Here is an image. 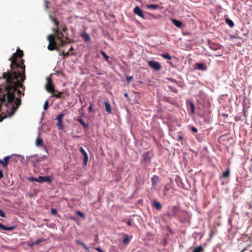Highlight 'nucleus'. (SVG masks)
<instances>
[{
  "label": "nucleus",
  "instance_id": "f257e3e1",
  "mask_svg": "<svg viewBox=\"0 0 252 252\" xmlns=\"http://www.w3.org/2000/svg\"><path fill=\"white\" fill-rule=\"evenodd\" d=\"M23 56V51L18 48L9 59L11 62L10 71L7 70L2 75L6 84L3 88H0V112L2 110V105L9 108L10 110L8 113L9 117L14 114L21 105V95H24V93L18 90V88L25 89L23 82L26 79V66L24 60L22 59Z\"/></svg>",
  "mask_w": 252,
  "mask_h": 252
},
{
  "label": "nucleus",
  "instance_id": "f03ea898",
  "mask_svg": "<svg viewBox=\"0 0 252 252\" xmlns=\"http://www.w3.org/2000/svg\"><path fill=\"white\" fill-rule=\"evenodd\" d=\"M52 21L56 25L57 28L53 29L54 34H49L47 39L49 42L48 49L50 51L59 50V47H62L69 42L67 35H65L59 31V22L56 18L52 17Z\"/></svg>",
  "mask_w": 252,
  "mask_h": 252
},
{
  "label": "nucleus",
  "instance_id": "7ed1b4c3",
  "mask_svg": "<svg viewBox=\"0 0 252 252\" xmlns=\"http://www.w3.org/2000/svg\"><path fill=\"white\" fill-rule=\"evenodd\" d=\"M133 12L134 14L138 15L139 17H141L143 19H150V17H152L154 18H156L155 16H154L152 14L143 11L139 7L136 6L133 9Z\"/></svg>",
  "mask_w": 252,
  "mask_h": 252
},
{
  "label": "nucleus",
  "instance_id": "20e7f679",
  "mask_svg": "<svg viewBox=\"0 0 252 252\" xmlns=\"http://www.w3.org/2000/svg\"><path fill=\"white\" fill-rule=\"evenodd\" d=\"M179 211V207L178 206H169L165 215L169 219H171L173 218L176 217L177 216Z\"/></svg>",
  "mask_w": 252,
  "mask_h": 252
},
{
  "label": "nucleus",
  "instance_id": "39448f33",
  "mask_svg": "<svg viewBox=\"0 0 252 252\" xmlns=\"http://www.w3.org/2000/svg\"><path fill=\"white\" fill-rule=\"evenodd\" d=\"M31 179L32 181H34L40 183L43 182L50 183L52 182V178L50 176H39L38 178L32 177Z\"/></svg>",
  "mask_w": 252,
  "mask_h": 252
},
{
  "label": "nucleus",
  "instance_id": "423d86ee",
  "mask_svg": "<svg viewBox=\"0 0 252 252\" xmlns=\"http://www.w3.org/2000/svg\"><path fill=\"white\" fill-rule=\"evenodd\" d=\"M47 83L46 85V89L49 93L53 94L56 91H55L54 87L52 84V79L50 77H48L47 78Z\"/></svg>",
  "mask_w": 252,
  "mask_h": 252
},
{
  "label": "nucleus",
  "instance_id": "0eeeda50",
  "mask_svg": "<svg viewBox=\"0 0 252 252\" xmlns=\"http://www.w3.org/2000/svg\"><path fill=\"white\" fill-rule=\"evenodd\" d=\"M149 65L156 71L160 70L161 66L158 62L150 61L148 62Z\"/></svg>",
  "mask_w": 252,
  "mask_h": 252
},
{
  "label": "nucleus",
  "instance_id": "6e6552de",
  "mask_svg": "<svg viewBox=\"0 0 252 252\" xmlns=\"http://www.w3.org/2000/svg\"><path fill=\"white\" fill-rule=\"evenodd\" d=\"M80 151L84 156L83 163L84 165H86L88 160V156L87 153L82 147L80 148Z\"/></svg>",
  "mask_w": 252,
  "mask_h": 252
},
{
  "label": "nucleus",
  "instance_id": "1a4fd4ad",
  "mask_svg": "<svg viewBox=\"0 0 252 252\" xmlns=\"http://www.w3.org/2000/svg\"><path fill=\"white\" fill-rule=\"evenodd\" d=\"M35 144L37 146H42L44 148L45 151L48 153V150L46 148V147L43 144V140L40 138L39 137H38L35 140Z\"/></svg>",
  "mask_w": 252,
  "mask_h": 252
},
{
  "label": "nucleus",
  "instance_id": "9d476101",
  "mask_svg": "<svg viewBox=\"0 0 252 252\" xmlns=\"http://www.w3.org/2000/svg\"><path fill=\"white\" fill-rule=\"evenodd\" d=\"M63 116L64 115L63 113H61L57 118V120L58 121L57 126L61 129H63V126L62 125V118L63 117Z\"/></svg>",
  "mask_w": 252,
  "mask_h": 252
},
{
  "label": "nucleus",
  "instance_id": "9b49d317",
  "mask_svg": "<svg viewBox=\"0 0 252 252\" xmlns=\"http://www.w3.org/2000/svg\"><path fill=\"white\" fill-rule=\"evenodd\" d=\"M152 185L153 187L155 188L158 183L159 182V177L157 175H154L152 178Z\"/></svg>",
  "mask_w": 252,
  "mask_h": 252
},
{
  "label": "nucleus",
  "instance_id": "f8f14e48",
  "mask_svg": "<svg viewBox=\"0 0 252 252\" xmlns=\"http://www.w3.org/2000/svg\"><path fill=\"white\" fill-rule=\"evenodd\" d=\"M15 227L14 226H5L2 223H0V230H6V231H13Z\"/></svg>",
  "mask_w": 252,
  "mask_h": 252
},
{
  "label": "nucleus",
  "instance_id": "ddd939ff",
  "mask_svg": "<svg viewBox=\"0 0 252 252\" xmlns=\"http://www.w3.org/2000/svg\"><path fill=\"white\" fill-rule=\"evenodd\" d=\"M172 23L178 28H182L183 23L181 21L172 18L171 19Z\"/></svg>",
  "mask_w": 252,
  "mask_h": 252
},
{
  "label": "nucleus",
  "instance_id": "4468645a",
  "mask_svg": "<svg viewBox=\"0 0 252 252\" xmlns=\"http://www.w3.org/2000/svg\"><path fill=\"white\" fill-rule=\"evenodd\" d=\"M196 68L200 70H205L206 69V65L203 63H197L196 64Z\"/></svg>",
  "mask_w": 252,
  "mask_h": 252
},
{
  "label": "nucleus",
  "instance_id": "2eb2a0df",
  "mask_svg": "<svg viewBox=\"0 0 252 252\" xmlns=\"http://www.w3.org/2000/svg\"><path fill=\"white\" fill-rule=\"evenodd\" d=\"M81 36L85 42H88L90 40V35L86 32H83L81 34Z\"/></svg>",
  "mask_w": 252,
  "mask_h": 252
},
{
  "label": "nucleus",
  "instance_id": "dca6fc26",
  "mask_svg": "<svg viewBox=\"0 0 252 252\" xmlns=\"http://www.w3.org/2000/svg\"><path fill=\"white\" fill-rule=\"evenodd\" d=\"M153 206L156 208L158 210H161L162 207L160 203L157 201H154L153 202Z\"/></svg>",
  "mask_w": 252,
  "mask_h": 252
},
{
  "label": "nucleus",
  "instance_id": "f3484780",
  "mask_svg": "<svg viewBox=\"0 0 252 252\" xmlns=\"http://www.w3.org/2000/svg\"><path fill=\"white\" fill-rule=\"evenodd\" d=\"M104 105H105V108L106 111L109 114L111 113V112H112L111 106L109 104V103H108V102L105 101Z\"/></svg>",
  "mask_w": 252,
  "mask_h": 252
},
{
  "label": "nucleus",
  "instance_id": "a211bd4d",
  "mask_svg": "<svg viewBox=\"0 0 252 252\" xmlns=\"http://www.w3.org/2000/svg\"><path fill=\"white\" fill-rule=\"evenodd\" d=\"M221 46L220 44L212 43L210 44V47L213 50H217L220 48Z\"/></svg>",
  "mask_w": 252,
  "mask_h": 252
},
{
  "label": "nucleus",
  "instance_id": "6ab92c4d",
  "mask_svg": "<svg viewBox=\"0 0 252 252\" xmlns=\"http://www.w3.org/2000/svg\"><path fill=\"white\" fill-rule=\"evenodd\" d=\"M123 235L125 236V238L123 240V243L124 244H128L130 240L128 235L126 234H124Z\"/></svg>",
  "mask_w": 252,
  "mask_h": 252
},
{
  "label": "nucleus",
  "instance_id": "aec40b11",
  "mask_svg": "<svg viewBox=\"0 0 252 252\" xmlns=\"http://www.w3.org/2000/svg\"><path fill=\"white\" fill-rule=\"evenodd\" d=\"M77 121L80 123V124L84 127L87 128L88 126V125L86 124L85 121L81 118L79 117L77 119Z\"/></svg>",
  "mask_w": 252,
  "mask_h": 252
},
{
  "label": "nucleus",
  "instance_id": "412c9836",
  "mask_svg": "<svg viewBox=\"0 0 252 252\" xmlns=\"http://www.w3.org/2000/svg\"><path fill=\"white\" fill-rule=\"evenodd\" d=\"M230 175V171L229 169L227 168L224 172H223L222 174L221 177L223 178H226L229 177Z\"/></svg>",
  "mask_w": 252,
  "mask_h": 252
},
{
  "label": "nucleus",
  "instance_id": "4be33fe9",
  "mask_svg": "<svg viewBox=\"0 0 252 252\" xmlns=\"http://www.w3.org/2000/svg\"><path fill=\"white\" fill-rule=\"evenodd\" d=\"M46 157L45 156H44L43 157H42V158H38L37 159H35L34 160L32 161V162H33V166H36L37 163H39L40 161H42V160L46 158Z\"/></svg>",
  "mask_w": 252,
  "mask_h": 252
},
{
  "label": "nucleus",
  "instance_id": "5701e85b",
  "mask_svg": "<svg viewBox=\"0 0 252 252\" xmlns=\"http://www.w3.org/2000/svg\"><path fill=\"white\" fill-rule=\"evenodd\" d=\"M204 249L202 246H199L194 248L192 252H204Z\"/></svg>",
  "mask_w": 252,
  "mask_h": 252
},
{
  "label": "nucleus",
  "instance_id": "b1692460",
  "mask_svg": "<svg viewBox=\"0 0 252 252\" xmlns=\"http://www.w3.org/2000/svg\"><path fill=\"white\" fill-rule=\"evenodd\" d=\"M225 23L231 28H232L234 26V24L232 20L229 18L225 19Z\"/></svg>",
  "mask_w": 252,
  "mask_h": 252
},
{
  "label": "nucleus",
  "instance_id": "393cba45",
  "mask_svg": "<svg viewBox=\"0 0 252 252\" xmlns=\"http://www.w3.org/2000/svg\"><path fill=\"white\" fill-rule=\"evenodd\" d=\"M147 7L149 9H156L158 7V4H151L147 5Z\"/></svg>",
  "mask_w": 252,
  "mask_h": 252
},
{
  "label": "nucleus",
  "instance_id": "a878e982",
  "mask_svg": "<svg viewBox=\"0 0 252 252\" xmlns=\"http://www.w3.org/2000/svg\"><path fill=\"white\" fill-rule=\"evenodd\" d=\"M189 106L191 114H194L195 111L194 105L193 103L192 102H189Z\"/></svg>",
  "mask_w": 252,
  "mask_h": 252
},
{
  "label": "nucleus",
  "instance_id": "bb28decb",
  "mask_svg": "<svg viewBox=\"0 0 252 252\" xmlns=\"http://www.w3.org/2000/svg\"><path fill=\"white\" fill-rule=\"evenodd\" d=\"M12 158L11 156L5 157L3 159L4 163H8L10 162V159Z\"/></svg>",
  "mask_w": 252,
  "mask_h": 252
},
{
  "label": "nucleus",
  "instance_id": "cd10ccee",
  "mask_svg": "<svg viewBox=\"0 0 252 252\" xmlns=\"http://www.w3.org/2000/svg\"><path fill=\"white\" fill-rule=\"evenodd\" d=\"M160 56L163 58L167 60H171L172 58L171 56L168 53L161 54Z\"/></svg>",
  "mask_w": 252,
  "mask_h": 252
},
{
  "label": "nucleus",
  "instance_id": "c85d7f7f",
  "mask_svg": "<svg viewBox=\"0 0 252 252\" xmlns=\"http://www.w3.org/2000/svg\"><path fill=\"white\" fill-rule=\"evenodd\" d=\"M100 53L103 56V57L105 58V60L108 62L109 57L105 53V52L103 51L102 50H100Z\"/></svg>",
  "mask_w": 252,
  "mask_h": 252
},
{
  "label": "nucleus",
  "instance_id": "c756f323",
  "mask_svg": "<svg viewBox=\"0 0 252 252\" xmlns=\"http://www.w3.org/2000/svg\"><path fill=\"white\" fill-rule=\"evenodd\" d=\"M63 93V92H59L57 94L53 93L52 96L56 97L57 98H61L63 97L62 95Z\"/></svg>",
  "mask_w": 252,
  "mask_h": 252
},
{
  "label": "nucleus",
  "instance_id": "7c9ffc66",
  "mask_svg": "<svg viewBox=\"0 0 252 252\" xmlns=\"http://www.w3.org/2000/svg\"><path fill=\"white\" fill-rule=\"evenodd\" d=\"M74 54L73 53H70L69 51L67 52H65L64 51H63L61 54H60V55H63L64 57H66L68 56L69 55H73Z\"/></svg>",
  "mask_w": 252,
  "mask_h": 252
},
{
  "label": "nucleus",
  "instance_id": "2f4dec72",
  "mask_svg": "<svg viewBox=\"0 0 252 252\" xmlns=\"http://www.w3.org/2000/svg\"><path fill=\"white\" fill-rule=\"evenodd\" d=\"M44 241V239H37L36 240V241H35L34 242V244L35 245H37L39 244H40L41 242H42L43 241Z\"/></svg>",
  "mask_w": 252,
  "mask_h": 252
},
{
  "label": "nucleus",
  "instance_id": "473e14b6",
  "mask_svg": "<svg viewBox=\"0 0 252 252\" xmlns=\"http://www.w3.org/2000/svg\"><path fill=\"white\" fill-rule=\"evenodd\" d=\"M149 154L148 153H145L143 155V157L145 160H147L149 159Z\"/></svg>",
  "mask_w": 252,
  "mask_h": 252
},
{
  "label": "nucleus",
  "instance_id": "72a5a7b5",
  "mask_svg": "<svg viewBox=\"0 0 252 252\" xmlns=\"http://www.w3.org/2000/svg\"><path fill=\"white\" fill-rule=\"evenodd\" d=\"M48 106H49L48 101L46 100V101H45V102L44 104V106H43L44 109L45 110H46L48 109Z\"/></svg>",
  "mask_w": 252,
  "mask_h": 252
},
{
  "label": "nucleus",
  "instance_id": "f704fd0d",
  "mask_svg": "<svg viewBox=\"0 0 252 252\" xmlns=\"http://www.w3.org/2000/svg\"><path fill=\"white\" fill-rule=\"evenodd\" d=\"M133 76H126V79L128 84L130 83V82L132 80Z\"/></svg>",
  "mask_w": 252,
  "mask_h": 252
},
{
  "label": "nucleus",
  "instance_id": "c9c22d12",
  "mask_svg": "<svg viewBox=\"0 0 252 252\" xmlns=\"http://www.w3.org/2000/svg\"><path fill=\"white\" fill-rule=\"evenodd\" d=\"M76 214H77V215H78L80 217H82V218H84V214L81 211H77L76 212Z\"/></svg>",
  "mask_w": 252,
  "mask_h": 252
},
{
  "label": "nucleus",
  "instance_id": "e433bc0d",
  "mask_svg": "<svg viewBox=\"0 0 252 252\" xmlns=\"http://www.w3.org/2000/svg\"><path fill=\"white\" fill-rule=\"evenodd\" d=\"M81 246L83 247L85 250L88 251L89 250V248L87 246V245L83 242L82 244H81Z\"/></svg>",
  "mask_w": 252,
  "mask_h": 252
},
{
  "label": "nucleus",
  "instance_id": "4c0bfd02",
  "mask_svg": "<svg viewBox=\"0 0 252 252\" xmlns=\"http://www.w3.org/2000/svg\"><path fill=\"white\" fill-rule=\"evenodd\" d=\"M51 213L53 215H56L57 214V211L55 208H52L51 210Z\"/></svg>",
  "mask_w": 252,
  "mask_h": 252
},
{
  "label": "nucleus",
  "instance_id": "58836bf2",
  "mask_svg": "<svg viewBox=\"0 0 252 252\" xmlns=\"http://www.w3.org/2000/svg\"><path fill=\"white\" fill-rule=\"evenodd\" d=\"M62 28V31L65 33L67 30L68 29L65 26H63L62 27V26H61V28Z\"/></svg>",
  "mask_w": 252,
  "mask_h": 252
},
{
  "label": "nucleus",
  "instance_id": "ea45409f",
  "mask_svg": "<svg viewBox=\"0 0 252 252\" xmlns=\"http://www.w3.org/2000/svg\"><path fill=\"white\" fill-rule=\"evenodd\" d=\"M0 216L3 218L5 217L4 213L1 209H0Z\"/></svg>",
  "mask_w": 252,
  "mask_h": 252
},
{
  "label": "nucleus",
  "instance_id": "a19ab883",
  "mask_svg": "<svg viewBox=\"0 0 252 252\" xmlns=\"http://www.w3.org/2000/svg\"><path fill=\"white\" fill-rule=\"evenodd\" d=\"M191 130H192L193 132H195V133H196V132H197L198 131L196 127H191Z\"/></svg>",
  "mask_w": 252,
  "mask_h": 252
},
{
  "label": "nucleus",
  "instance_id": "79ce46f5",
  "mask_svg": "<svg viewBox=\"0 0 252 252\" xmlns=\"http://www.w3.org/2000/svg\"><path fill=\"white\" fill-rule=\"evenodd\" d=\"M3 177V171L2 170H0V179H1Z\"/></svg>",
  "mask_w": 252,
  "mask_h": 252
},
{
  "label": "nucleus",
  "instance_id": "37998d69",
  "mask_svg": "<svg viewBox=\"0 0 252 252\" xmlns=\"http://www.w3.org/2000/svg\"><path fill=\"white\" fill-rule=\"evenodd\" d=\"M7 166L8 164L6 163H4L2 165V166L4 169H7Z\"/></svg>",
  "mask_w": 252,
  "mask_h": 252
},
{
  "label": "nucleus",
  "instance_id": "c03bdc74",
  "mask_svg": "<svg viewBox=\"0 0 252 252\" xmlns=\"http://www.w3.org/2000/svg\"><path fill=\"white\" fill-rule=\"evenodd\" d=\"M92 105L91 104V105L90 106V107L88 108V110L89 111V112H91L92 111Z\"/></svg>",
  "mask_w": 252,
  "mask_h": 252
},
{
  "label": "nucleus",
  "instance_id": "a18cd8bd",
  "mask_svg": "<svg viewBox=\"0 0 252 252\" xmlns=\"http://www.w3.org/2000/svg\"><path fill=\"white\" fill-rule=\"evenodd\" d=\"M178 140L180 141H182L183 140V137L181 135L178 136Z\"/></svg>",
  "mask_w": 252,
  "mask_h": 252
},
{
  "label": "nucleus",
  "instance_id": "49530a36",
  "mask_svg": "<svg viewBox=\"0 0 252 252\" xmlns=\"http://www.w3.org/2000/svg\"><path fill=\"white\" fill-rule=\"evenodd\" d=\"M95 250L99 252H103L100 248H96Z\"/></svg>",
  "mask_w": 252,
  "mask_h": 252
},
{
  "label": "nucleus",
  "instance_id": "de8ad7c7",
  "mask_svg": "<svg viewBox=\"0 0 252 252\" xmlns=\"http://www.w3.org/2000/svg\"><path fill=\"white\" fill-rule=\"evenodd\" d=\"M221 115L225 118H227L228 117V114H225V113H222V114H221Z\"/></svg>",
  "mask_w": 252,
  "mask_h": 252
},
{
  "label": "nucleus",
  "instance_id": "09e8293b",
  "mask_svg": "<svg viewBox=\"0 0 252 252\" xmlns=\"http://www.w3.org/2000/svg\"><path fill=\"white\" fill-rule=\"evenodd\" d=\"M12 156V158L10 159V161H16V159H15V157H13Z\"/></svg>",
  "mask_w": 252,
  "mask_h": 252
},
{
  "label": "nucleus",
  "instance_id": "8fccbe9b",
  "mask_svg": "<svg viewBox=\"0 0 252 252\" xmlns=\"http://www.w3.org/2000/svg\"><path fill=\"white\" fill-rule=\"evenodd\" d=\"M76 243L77 244H79V245H81V244H82L83 242H81L80 241H78V240H76Z\"/></svg>",
  "mask_w": 252,
  "mask_h": 252
},
{
  "label": "nucleus",
  "instance_id": "3c124183",
  "mask_svg": "<svg viewBox=\"0 0 252 252\" xmlns=\"http://www.w3.org/2000/svg\"><path fill=\"white\" fill-rule=\"evenodd\" d=\"M126 223L127 225H128L129 226H131V221L130 220H128L126 222Z\"/></svg>",
  "mask_w": 252,
  "mask_h": 252
},
{
  "label": "nucleus",
  "instance_id": "603ef678",
  "mask_svg": "<svg viewBox=\"0 0 252 252\" xmlns=\"http://www.w3.org/2000/svg\"><path fill=\"white\" fill-rule=\"evenodd\" d=\"M34 245H35L34 244V242L28 245V246H30V247H32V246H33Z\"/></svg>",
  "mask_w": 252,
  "mask_h": 252
},
{
  "label": "nucleus",
  "instance_id": "864d4df0",
  "mask_svg": "<svg viewBox=\"0 0 252 252\" xmlns=\"http://www.w3.org/2000/svg\"><path fill=\"white\" fill-rule=\"evenodd\" d=\"M0 163L2 165H3V164L4 163V161H3V159H0Z\"/></svg>",
  "mask_w": 252,
  "mask_h": 252
},
{
  "label": "nucleus",
  "instance_id": "5fc2aeb1",
  "mask_svg": "<svg viewBox=\"0 0 252 252\" xmlns=\"http://www.w3.org/2000/svg\"><path fill=\"white\" fill-rule=\"evenodd\" d=\"M124 96L126 97H128V94L127 93H126L124 94Z\"/></svg>",
  "mask_w": 252,
  "mask_h": 252
},
{
  "label": "nucleus",
  "instance_id": "6e6d98bb",
  "mask_svg": "<svg viewBox=\"0 0 252 252\" xmlns=\"http://www.w3.org/2000/svg\"><path fill=\"white\" fill-rule=\"evenodd\" d=\"M37 156H35V155H34V156H32L31 157V158H37Z\"/></svg>",
  "mask_w": 252,
  "mask_h": 252
},
{
  "label": "nucleus",
  "instance_id": "4d7b16f0",
  "mask_svg": "<svg viewBox=\"0 0 252 252\" xmlns=\"http://www.w3.org/2000/svg\"><path fill=\"white\" fill-rule=\"evenodd\" d=\"M73 50V48H72V46H71V47L70 48V49H69V51H71Z\"/></svg>",
  "mask_w": 252,
  "mask_h": 252
},
{
  "label": "nucleus",
  "instance_id": "13d9d810",
  "mask_svg": "<svg viewBox=\"0 0 252 252\" xmlns=\"http://www.w3.org/2000/svg\"><path fill=\"white\" fill-rule=\"evenodd\" d=\"M97 74H99V75H101V74H102V73H99V72H97Z\"/></svg>",
  "mask_w": 252,
  "mask_h": 252
},
{
  "label": "nucleus",
  "instance_id": "bf43d9fd",
  "mask_svg": "<svg viewBox=\"0 0 252 252\" xmlns=\"http://www.w3.org/2000/svg\"><path fill=\"white\" fill-rule=\"evenodd\" d=\"M175 93L177 92V90L176 89V91H174Z\"/></svg>",
  "mask_w": 252,
  "mask_h": 252
}]
</instances>
